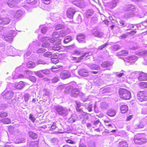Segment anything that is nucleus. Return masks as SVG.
<instances>
[{"label": "nucleus", "mask_w": 147, "mask_h": 147, "mask_svg": "<svg viewBox=\"0 0 147 147\" xmlns=\"http://www.w3.org/2000/svg\"><path fill=\"white\" fill-rule=\"evenodd\" d=\"M60 35L57 32H54L53 34L52 39H50L49 38L47 37H43L41 39L42 42L43 43L42 44V47L49 49L50 44L51 43H55V42L60 43L61 40Z\"/></svg>", "instance_id": "f257e3e1"}, {"label": "nucleus", "mask_w": 147, "mask_h": 147, "mask_svg": "<svg viewBox=\"0 0 147 147\" xmlns=\"http://www.w3.org/2000/svg\"><path fill=\"white\" fill-rule=\"evenodd\" d=\"M64 88H66L65 91L67 92H71V95L74 97H76L78 96L80 94V92L78 89L74 88V86L71 85L67 86L66 85L61 84L57 87L58 90H61Z\"/></svg>", "instance_id": "f03ea898"}, {"label": "nucleus", "mask_w": 147, "mask_h": 147, "mask_svg": "<svg viewBox=\"0 0 147 147\" xmlns=\"http://www.w3.org/2000/svg\"><path fill=\"white\" fill-rule=\"evenodd\" d=\"M23 67V66H20V67L17 68L16 69V71L20 69H21V71H24V74L25 75L24 76L22 74H20L18 73H16V71H15L12 73V76L13 77L12 79H13L26 78L27 76L32 74V72L31 71L29 70H27L25 69L24 70Z\"/></svg>", "instance_id": "7ed1b4c3"}, {"label": "nucleus", "mask_w": 147, "mask_h": 147, "mask_svg": "<svg viewBox=\"0 0 147 147\" xmlns=\"http://www.w3.org/2000/svg\"><path fill=\"white\" fill-rule=\"evenodd\" d=\"M134 141L136 144H142L145 143L147 142V140L144 134H138L134 136Z\"/></svg>", "instance_id": "20e7f679"}, {"label": "nucleus", "mask_w": 147, "mask_h": 147, "mask_svg": "<svg viewBox=\"0 0 147 147\" xmlns=\"http://www.w3.org/2000/svg\"><path fill=\"white\" fill-rule=\"evenodd\" d=\"M119 94L120 97L124 99H129L131 97L130 92L125 89H120L119 91Z\"/></svg>", "instance_id": "39448f33"}, {"label": "nucleus", "mask_w": 147, "mask_h": 147, "mask_svg": "<svg viewBox=\"0 0 147 147\" xmlns=\"http://www.w3.org/2000/svg\"><path fill=\"white\" fill-rule=\"evenodd\" d=\"M55 109L58 114L63 117L67 116L68 114V111H70L61 106H55Z\"/></svg>", "instance_id": "423d86ee"}, {"label": "nucleus", "mask_w": 147, "mask_h": 147, "mask_svg": "<svg viewBox=\"0 0 147 147\" xmlns=\"http://www.w3.org/2000/svg\"><path fill=\"white\" fill-rule=\"evenodd\" d=\"M124 9L126 11H131L128 12L125 14L124 17L125 19H127L129 18L133 17L134 16V13L133 11L134 10V7L131 5H125Z\"/></svg>", "instance_id": "0eeeda50"}, {"label": "nucleus", "mask_w": 147, "mask_h": 147, "mask_svg": "<svg viewBox=\"0 0 147 147\" xmlns=\"http://www.w3.org/2000/svg\"><path fill=\"white\" fill-rule=\"evenodd\" d=\"M10 13L11 17L17 19H19L23 14V13L21 10H19L16 11L11 10L10 11Z\"/></svg>", "instance_id": "6e6552de"}, {"label": "nucleus", "mask_w": 147, "mask_h": 147, "mask_svg": "<svg viewBox=\"0 0 147 147\" xmlns=\"http://www.w3.org/2000/svg\"><path fill=\"white\" fill-rule=\"evenodd\" d=\"M92 55L91 53H84L80 57H72V60L76 61V62L78 63L82 59L86 60V58H89L88 57Z\"/></svg>", "instance_id": "1a4fd4ad"}, {"label": "nucleus", "mask_w": 147, "mask_h": 147, "mask_svg": "<svg viewBox=\"0 0 147 147\" xmlns=\"http://www.w3.org/2000/svg\"><path fill=\"white\" fill-rule=\"evenodd\" d=\"M146 92L142 91L139 92L137 94V98L140 101H146L147 100Z\"/></svg>", "instance_id": "9d476101"}, {"label": "nucleus", "mask_w": 147, "mask_h": 147, "mask_svg": "<svg viewBox=\"0 0 147 147\" xmlns=\"http://www.w3.org/2000/svg\"><path fill=\"white\" fill-rule=\"evenodd\" d=\"M16 34V32L15 30H10L9 34L4 37V39L8 42H11L13 40V36H15Z\"/></svg>", "instance_id": "9b49d317"}, {"label": "nucleus", "mask_w": 147, "mask_h": 147, "mask_svg": "<svg viewBox=\"0 0 147 147\" xmlns=\"http://www.w3.org/2000/svg\"><path fill=\"white\" fill-rule=\"evenodd\" d=\"M16 50L13 47L9 46L7 48V54L8 56H14L16 55Z\"/></svg>", "instance_id": "f8f14e48"}, {"label": "nucleus", "mask_w": 147, "mask_h": 147, "mask_svg": "<svg viewBox=\"0 0 147 147\" xmlns=\"http://www.w3.org/2000/svg\"><path fill=\"white\" fill-rule=\"evenodd\" d=\"M76 11L73 8H70L67 9L66 14L67 17L69 19H72L73 18V16L75 13Z\"/></svg>", "instance_id": "ddd939ff"}, {"label": "nucleus", "mask_w": 147, "mask_h": 147, "mask_svg": "<svg viewBox=\"0 0 147 147\" xmlns=\"http://www.w3.org/2000/svg\"><path fill=\"white\" fill-rule=\"evenodd\" d=\"M36 43V42L34 41L30 44L28 49L29 51L26 53L25 55H24V57L28 56L30 55L31 53V52L30 51V50H33V49H34L36 46L35 45Z\"/></svg>", "instance_id": "4468645a"}, {"label": "nucleus", "mask_w": 147, "mask_h": 147, "mask_svg": "<svg viewBox=\"0 0 147 147\" xmlns=\"http://www.w3.org/2000/svg\"><path fill=\"white\" fill-rule=\"evenodd\" d=\"M60 76L61 79H65L69 78L71 76V74L68 71H65L60 73Z\"/></svg>", "instance_id": "2eb2a0df"}, {"label": "nucleus", "mask_w": 147, "mask_h": 147, "mask_svg": "<svg viewBox=\"0 0 147 147\" xmlns=\"http://www.w3.org/2000/svg\"><path fill=\"white\" fill-rule=\"evenodd\" d=\"M73 3L76 6L80 8L83 7L84 6V3L83 0L74 1L73 2Z\"/></svg>", "instance_id": "dca6fc26"}, {"label": "nucleus", "mask_w": 147, "mask_h": 147, "mask_svg": "<svg viewBox=\"0 0 147 147\" xmlns=\"http://www.w3.org/2000/svg\"><path fill=\"white\" fill-rule=\"evenodd\" d=\"M137 57L135 56H131L126 59V60L125 61L130 63L131 64L134 63L137 59Z\"/></svg>", "instance_id": "f3484780"}, {"label": "nucleus", "mask_w": 147, "mask_h": 147, "mask_svg": "<svg viewBox=\"0 0 147 147\" xmlns=\"http://www.w3.org/2000/svg\"><path fill=\"white\" fill-rule=\"evenodd\" d=\"M13 93L12 91H9L6 93H4L3 97L7 99H10L13 96Z\"/></svg>", "instance_id": "a211bd4d"}, {"label": "nucleus", "mask_w": 147, "mask_h": 147, "mask_svg": "<svg viewBox=\"0 0 147 147\" xmlns=\"http://www.w3.org/2000/svg\"><path fill=\"white\" fill-rule=\"evenodd\" d=\"M77 39L80 43H83L86 42L85 36L84 34H78L77 37Z\"/></svg>", "instance_id": "6ab92c4d"}, {"label": "nucleus", "mask_w": 147, "mask_h": 147, "mask_svg": "<svg viewBox=\"0 0 147 147\" xmlns=\"http://www.w3.org/2000/svg\"><path fill=\"white\" fill-rule=\"evenodd\" d=\"M92 34L95 37L102 38L103 36V34L99 32L96 30H94L92 32Z\"/></svg>", "instance_id": "aec40b11"}, {"label": "nucleus", "mask_w": 147, "mask_h": 147, "mask_svg": "<svg viewBox=\"0 0 147 147\" xmlns=\"http://www.w3.org/2000/svg\"><path fill=\"white\" fill-rule=\"evenodd\" d=\"M119 2V0H112V1L109 2V6L111 8L115 7L117 5V4Z\"/></svg>", "instance_id": "412c9836"}, {"label": "nucleus", "mask_w": 147, "mask_h": 147, "mask_svg": "<svg viewBox=\"0 0 147 147\" xmlns=\"http://www.w3.org/2000/svg\"><path fill=\"white\" fill-rule=\"evenodd\" d=\"M54 45L52 47V49L53 50L58 51L61 49V47L59 45L61 42L58 43V42H55V43H53Z\"/></svg>", "instance_id": "4be33fe9"}, {"label": "nucleus", "mask_w": 147, "mask_h": 147, "mask_svg": "<svg viewBox=\"0 0 147 147\" xmlns=\"http://www.w3.org/2000/svg\"><path fill=\"white\" fill-rule=\"evenodd\" d=\"M51 19L53 21H55L59 18V15L57 13H50Z\"/></svg>", "instance_id": "5701e85b"}, {"label": "nucleus", "mask_w": 147, "mask_h": 147, "mask_svg": "<svg viewBox=\"0 0 147 147\" xmlns=\"http://www.w3.org/2000/svg\"><path fill=\"white\" fill-rule=\"evenodd\" d=\"M24 84L21 81L16 83L15 85V87L18 89H22L24 86Z\"/></svg>", "instance_id": "b1692460"}, {"label": "nucleus", "mask_w": 147, "mask_h": 147, "mask_svg": "<svg viewBox=\"0 0 147 147\" xmlns=\"http://www.w3.org/2000/svg\"><path fill=\"white\" fill-rule=\"evenodd\" d=\"M17 3L15 0H9L7 2L8 5L10 7L14 6Z\"/></svg>", "instance_id": "393cba45"}, {"label": "nucleus", "mask_w": 147, "mask_h": 147, "mask_svg": "<svg viewBox=\"0 0 147 147\" xmlns=\"http://www.w3.org/2000/svg\"><path fill=\"white\" fill-rule=\"evenodd\" d=\"M138 78L140 80L143 81L146 80L147 77L144 73H141L140 74Z\"/></svg>", "instance_id": "a878e982"}, {"label": "nucleus", "mask_w": 147, "mask_h": 147, "mask_svg": "<svg viewBox=\"0 0 147 147\" xmlns=\"http://www.w3.org/2000/svg\"><path fill=\"white\" fill-rule=\"evenodd\" d=\"M116 113V111L115 110L110 109L107 112L108 115L111 117H113L115 115Z\"/></svg>", "instance_id": "bb28decb"}, {"label": "nucleus", "mask_w": 147, "mask_h": 147, "mask_svg": "<svg viewBox=\"0 0 147 147\" xmlns=\"http://www.w3.org/2000/svg\"><path fill=\"white\" fill-rule=\"evenodd\" d=\"M120 109L122 113L126 112L128 109V107L126 105H124L121 106L120 107Z\"/></svg>", "instance_id": "cd10ccee"}, {"label": "nucleus", "mask_w": 147, "mask_h": 147, "mask_svg": "<svg viewBox=\"0 0 147 147\" xmlns=\"http://www.w3.org/2000/svg\"><path fill=\"white\" fill-rule=\"evenodd\" d=\"M49 126L48 128L51 130H53L55 129L56 127V124L54 122H51L50 124H48Z\"/></svg>", "instance_id": "c85d7f7f"}, {"label": "nucleus", "mask_w": 147, "mask_h": 147, "mask_svg": "<svg viewBox=\"0 0 147 147\" xmlns=\"http://www.w3.org/2000/svg\"><path fill=\"white\" fill-rule=\"evenodd\" d=\"M111 63L108 62H105L101 64V66L107 69H109V67L111 65Z\"/></svg>", "instance_id": "c756f323"}, {"label": "nucleus", "mask_w": 147, "mask_h": 147, "mask_svg": "<svg viewBox=\"0 0 147 147\" xmlns=\"http://www.w3.org/2000/svg\"><path fill=\"white\" fill-rule=\"evenodd\" d=\"M128 145L125 141L120 142L119 144V147H127Z\"/></svg>", "instance_id": "7c9ffc66"}, {"label": "nucleus", "mask_w": 147, "mask_h": 147, "mask_svg": "<svg viewBox=\"0 0 147 147\" xmlns=\"http://www.w3.org/2000/svg\"><path fill=\"white\" fill-rule=\"evenodd\" d=\"M76 110L77 111L81 112L82 111V110L80 109V107L82 105V104L78 101H76Z\"/></svg>", "instance_id": "2f4dec72"}, {"label": "nucleus", "mask_w": 147, "mask_h": 147, "mask_svg": "<svg viewBox=\"0 0 147 147\" xmlns=\"http://www.w3.org/2000/svg\"><path fill=\"white\" fill-rule=\"evenodd\" d=\"M128 52L126 50H122L120 52L117 53L118 55H124L125 56L128 55Z\"/></svg>", "instance_id": "473e14b6"}, {"label": "nucleus", "mask_w": 147, "mask_h": 147, "mask_svg": "<svg viewBox=\"0 0 147 147\" xmlns=\"http://www.w3.org/2000/svg\"><path fill=\"white\" fill-rule=\"evenodd\" d=\"M66 32H65V31L62 30L60 31V35L61 38L62 36H64L68 34L69 33L70 31L69 30H67Z\"/></svg>", "instance_id": "72a5a7b5"}, {"label": "nucleus", "mask_w": 147, "mask_h": 147, "mask_svg": "<svg viewBox=\"0 0 147 147\" xmlns=\"http://www.w3.org/2000/svg\"><path fill=\"white\" fill-rule=\"evenodd\" d=\"M27 66L29 68H34L35 67L36 65L34 62L30 61L27 63Z\"/></svg>", "instance_id": "f704fd0d"}, {"label": "nucleus", "mask_w": 147, "mask_h": 147, "mask_svg": "<svg viewBox=\"0 0 147 147\" xmlns=\"http://www.w3.org/2000/svg\"><path fill=\"white\" fill-rule=\"evenodd\" d=\"M28 134L30 137L33 139H35L37 137V136L36 134L34 133L32 131L29 132L28 133Z\"/></svg>", "instance_id": "c9c22d12"}, {"label": "nucleus", "mask_w": 147, "mask_h": 147, "mask_svg": "<svg viewBox=\"0 0 147 147\" xmlns=\"http://www.w3.org/2000/svg\"><path fill=\"white\" fill-rule=\"evenodd\" d=\"M72 40V37L71 36H67L65 38L63 42L65 43H67Z\"/></svg>", "instance_id": "e433bc0d"}, {"label": "nucleus", "mask_w": 147, "mask_h": 147, "mask_svg": "<svg viewBox=\"0 0 147 147\" xmlns=\"http://www.w3.org/2000/svg\"><path fill=\"white\" fill-rule=\"evenodd\" d=\"M10 21V20L9 18H2V24H7Z\"/></svg>", "instance_id": "4c0bfd02"}, {"label": "nucleus", "mask_w": 147, "mask_h": 147, "mask_svg": "<svg viewBox=\"0 0 147 147\" xmlns=\"http://www.w3.org/2000/svg\"><path fill=\"white\" fill-rule=\"evenodd\" d=\"M100 107L102 110L107 109L108 107V105L105 102H102L100 104Z\"/></svg>", "instance_id": "58836bf2"}, {"label": "nucleus", "mask_w": 147, "mask_h": 147, "mask_svg": "<svg viewBox=\"0 0 147 147\" xmlns=\"http://www.w3.org/2000/svg\"><path fill=\"white\" fill-rule=\"evenodd\" d=\"M144 124L143 123L141 122L139 124L136 125L135 128V129H141L144 127Z\"/></svg>", "instance_id": "ea45409f"}, {"label": "nucleus", "mask_w": 147, "mask_h": 147, "mask_svg": "<svg viewBox=\"0 0 147 147\" xmlns=\"http://www.w3.org/2000/svg\"><path fill=\"white\" fill-rule=\"evenodd\" d=\"M24 100L26 102H27L30 98L31 96L28 94L26 93L24 95Z\"/></svg>", "instance_id": "a19ab883"}, {"label": "nucleus", "mask_w": 147, "mask_h": 147, "mask_svg": "<svg viewBox=\"0 0 147 147\" xmlns=\"http://www.w3.org/2000/svg\"><path fill=\"white\" fill-rule=\"evenodd\" d=\"M1 122L4 124H9L11 122V120L9 118H5L1 120Z\"/></svg>", "instance_id": "79ce46f5"}, {"label": "nucleus", "mask_w": 147, "mask_h": 147, "mask_svg": "<svg viewBox=\"0 0 147 147\" xmlns=\"http://www.w3.org/2000/svg\"><path fill=\"white\" fill-rule=\"evenodd\" d=\"M138 55L141 56H145L147 55V52L146 51H142L138 53Z\"/></svg>", "instance_id": "37998d69"}, {"label": "nucleus", "mask_w": 147, "mask_h": 147, "mask_svg": "<svg viewBox=\"0 0 147 147\" xmlns=\"http://www.w3.org/2000/svg\"><path fill=\"white\" fill-rule=\"evenodd\" d=\"M90 68L93 69H99V66L98 65H91L90 66Z\"/></svg>", "instance_id": "c03bdc74"}, {"label": "nucleus", "mask_w": 147, "mask_h": 147, "mask_svg": "<svg viewBox=\"0 0 147 147\" xmlns=\"http://www.w3.org/2000/svg\"><path fill=\"white\" fill-rule=\"evenodd\" d=\"M46 51L45 49L44 48H40L38 49L36 51L37 53H41L45 52Z\"/></svg>", "instance_id": "a18cd8bd"}, {"label": "nucleus", "mask_w": 147, "mask_h": 147, "mask_svg": "<svg viewBox=\"0 0 147 147\" xmlns=\"http://www.w3.org/2000/svg\"><path fill=\"white\" fill-rule=\"evenodd\" d=\"M40 28H41V31L42 33L44 34L46 32L47 30V28L44 27L43 26H40Z\"/></svg>", "instance_id": "49530a36"}, {"label": "nucleus", "mask_w": 147, "mask_h": 147, "mask_svg": "<svg viewBox=\"0 0 147 147\" xmlns=\"http://www.w3.org/2000/svg\"><path fill=\"white\" fill-rule=\"evenodd\" d=\"M52 53L50 52H47L44 54V56L46 57H51V56Z\"/></svg>", "instance_id": "de8ad7c7"}, {"label": "nucleus", "mask_w": 147, "mask_h": 147, "mask_svg": "<svg viewBox=\"0 0 147 147\" xmlns=\"http://www.w3.org/2000/svg\"><path fill=\"white\" fill-rule=\"evenodd\" d=\"M27 2L31 5L35 4L37 2L36 0H26Z\"/></svg>", "instance_id": "09e8293b"}, {"label": "nucleus", "mask_w": 147, "mask_h": 147, "mask_svg": "<svg viewBox=\"0 0 147 147\" xmlns=\"http://www.w3.org/2000/svg\"><path fill=\"white\" fill-rule=\"evenodd\" d=\"M36 63L38 65L40 64H45L46 63V62L40 59L37 60Z\"/></svg>", "instance_id": "8fccbe9b"}, {"label": "nucleus", "mask_w": 147, "mask_h": 147, "mask_svg": "<svg viewBox=\"0 0 147 147\" xmlns=\"http://www.w3.org/2000/svg\"><path fill=\"white\" fill-rule=\"evenodd\" d=\"M64 26L61 24H57L55 26V29L58 30L63 28Z\"/></svg>", "instance_id": "3c124183"}, {"label": "nucleus", "mask_w": 147, "mask_h": 147, "mask_svg": "<svg viewBox=\"0 0 147 147\" xmlns=\"http://www.w3.org/2000/svg\"><path fill=\"white\" fill-rule=\"evenodd\" d=\"M94 110L95 113H96L99 112V111L97 108V102H96L94 107Z\"/></svg>", "instance_id": "603ef678"}, {"label": "nucleus", "mask_w": 147, "mask_h": 147, "mask_svg": "<svg viewBox=\"0 0 147 147\" xmlns=\"http://www.w3.org/2000/svg\"><path fill=\"white\" fill-rule=\"evenodd\" d=\"M7 115V113L5 112H1L0 113V116L2 118L6 117Z\"/></svg>", "instance_id": "864d4df0"}, {"label": "nucleus", "mask_w": 147, "mask_h": 147, "mask_svg": "<svg viewBox=\"0 0 147 147\" xmlns=\"http://www.w3.org/2000/svg\"><path fill=\"white\" fill-rule=\"evenodd\" d=\"M51 61L52 63L54 64H56L59 62V60L56 59L52 58Z\"/></svg>", "instance_id": "5fc2aeb1"}, {"label": "nucleus", "mask_w": 147, "mask_h": 147, "mask_svg": "<svg viewBox=\"0 0 147 147\" xmlns=\"http://www.w3.org/2000/svg\"><path fill=\"white\" fill-rule=\"evenodd\" d=\"M61 66H60L59 65H56V66H53L51 68L52 70L53 71H57V70H53V69H55L58 68H60V67H61Z\"/></svg>", "instance_id": "6e6d98bb"}, {"label": "nucleus", "mask_w": 147, "mask_h": 147, "mask_svg": "<svg viewBox=\"0 0 147 147\" xmlns=\"http://www.w3.org/2000/svg\"><path fill=\"white\" fill-rule=\"evenodd\" d=\"M92 104H88V106L87 108L89 112H91L92 111Z\"/></svg>", "instance_id": "4d7b16f0"}, {"label": "nucleus", "mask_w": 147, "mask_h": 147, "mask_svg": "<svg viewBox=\"0 0 147 147\" xmlns=\"http://www.w3.org/2000/svg\"><path fill=\"white\" fill-rule=\"evenodd\" d=\"M51 0H42V2L46 4H49L50 3Z\"/></svg>", "instance_id": "13d9d810"}, {"label": "nucleus", "mask_w": 147, "mask_h": 147, "mask_svg": "<svg viewBox=\"0 0 147 147\" xmlns=\"http://www.w3.org/2000/svg\"><path fill=\"white\" fill-rule=\"evenodd\" d=\"M29 118L32 122H34L35 120V119L33 116L31 114L29 115Z\"/></svg>", "instance_id": "bf43d9fd"}, {"label": "nucleus", "mask_w": 147, "mask_h": 147, "mask_svg": "<svg viewBox=\"0 0 147 147\" xmlns=\"http://www.w3.org/2000/svg\"><path fill=\"white\" fill-rule=\"evenodd\" d=\"M119 23L121 24V26L123 27L127 26L126 24L124 23L123 21L122 20H120Z\"/></svg>", "instance_id": "052dcab7"}, {"label": "nucleus", "mask_w": 147, "mask_h": 147, "mask_svg": "<svg viewBox=\"0 0 147 147\" xmlns=\"http://www.w3.org/2000/svg\"><path fill=\"white\" fill-rule=\"evenodd\" d=\"M129 33H127V34H123L122 35L119 36V38L120 39L123 38L124 39L126 38L127 36L128 35Z\"/></svg>", "instance_id": "680f3d73"}, {"label": "nucleus", "mask_w": 147, "mask_h": 147, "mask_svg": "<svg viewBox=\"0 0 147 147\" xmlns=\"http://www.w3.org/2000/svg\"><path fill=\"white\" fill-rule=\"evenodd\" d=\"M108 44L107 43H105V44L103 45H102L100 46L98 49H99L100 50H102V49L104 48H105V47H106L107 45Z\"/></svg>", "instance_id": "e2e57ef3"}, {"label": "nucleus", "mask_w": 147, "mask_h": 147, "mask_svg": "<svg viewBox=\"0 0 147 147\" xmlns=\"http://www.w3.org/2000/svg\"><path fill=\"white\" fill-rule=\"evenodd\" d=\"M43 96H48L49 94V92L46 89H44L43 90Z\"/></svg>", "instance_id": "0e129e2a"}, {"label": "nucleus", "mask_w": 147, "mask_h": 147, "mask_svg": "<svg viewBox=\"0 0 147 147\" xmlns=\"http://www.w3.org/2000/svg\"><path fill=\"white\" fill-rule=\"evenodd\" d=\"M59 79L57 77H55L52 80V82L53 83H56L58 81Z\"/></svg>", "instance_id": "69168bd1"}, {"label": "nucleus", "mask_w": 147, "mask_h": 147, "mask_svg": "<svg viewBox=\"0 0 147 147\" xmlns=\"http://www.w3.org/2000/svg\"><path fill=\"white\" fill-rule=\"evenodd\" d=\"M30 80L31 81L33 82H34L36 81V78L34 76H32L30 77Z\"/></svg>", "instance_id": "338daca9"}, {"label": "nucleus", "mask_w": 147, "mask_h": 147, "mask_svg": "<svg viewBox=\"0 0 147 147\" xmlns=\"http://www.w3.org/2000/svg\"><path fill=\"white\" fill-rule=\"evenodd\" d=\"M120 46L118 45H115L113 47V49L115 50H117L119 49Z\"/></svg>", "instance_id": "774afa93"}]
</instances>
